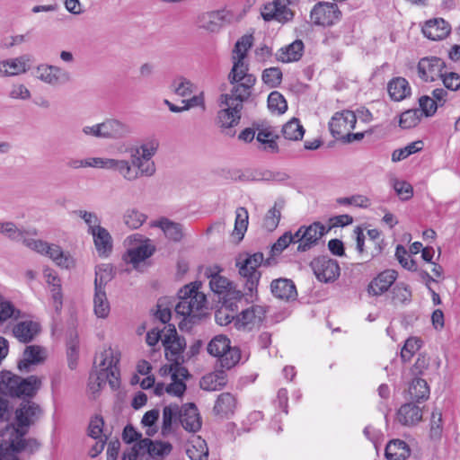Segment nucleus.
I'll use <instances>...</instances> for the list:
<instances>
[{
    "mask_svg": "<svg viewBox=\"0 0 460 460\" xmlns=\"http://www.w3.org/2000/svg\"><path fill=\"white\" fill-rule=\"evenodd\" d=\"M31 398H22V402L14 412V422L0 433V456H18L22 452L32 455L40 449V443L36 438H25L30 427L42 413L40 405L31 401Z\"/></svg>",
    "mask_w": 460,
    "mask_h": 460,
    "instance_id": "nucleus-1",
    "label": "nucleus"
},
{
    "mask_svg": "<svg viewBox=\"0 0 460 460\" xmlns=\"http://www.w3.org/2000/svg\"><path fill=\"white\" fill-rule=\"evenodd\" d=\"M291 243H293L292 233L287 231L271 245L269 258L264 259V255L261 252L239 255L235 261V267L238 269L239 275L244 280V296L247 301L253 302L258 298V286L261 277L258 268L261 265H275L277 263L275 257L279 255Z\"/></svg>",
    "mask_w": 460,
    "mask_h": 460,
    "instance_id": "nucleus-2",
    "label": "nucleus"
},
{
    "mask_svg": "<svg viewBox=\"0 0 460 460\" xmlns=\"http://www.w3.org/2000/svg\"><path fill=\"white\" fill-rule=\"evenodd\" d=\"M42 385L41 379L37 376L22 377L11 371L3 370L0 373V421L10 418L9 401L4 397L25 398L34 397Z\"/></svg>",
    "mask_w": 460,
    "mask_h": 460,
    "instance_id": "nucleus-3",
    "label": "nucleus"
},
{
    "mask_svg": "<svg viewBox=\"0 0 460 460\" xmlns=\"http://www.w3.org/2000/svg\"><path fill=\"white\" fill-rule=\"evenodd\" d=\"M200 283L194 282L184 286L178 292L179 302L175 305L177 314L182 315L183 320L179 323L181 331H190L202 317V309L205 307L206 296L199 291Z\"/></svg>",
    "mask_w": 460,
    "mask_h": 460,
    "instance_id": "nucleus-4",
    "label": "nucleus"
},
{
    "mask_svg": "<svg viewBox=\"0 0 460 460\" xmlns=\"http://www.w3.org/2000/svg\"><path fill=\"white\" fill-rule=\"evenodd\" d=\"M99 360V371L91 372L88 379V387L93 393L98 392L102 385L109 382L112 390L119 387V353H115L109 347L102 351L97 357Z\"/></svg>",
    "mask_w": 460,
    "mask_h": 460,
    "instance_id": "nucleus-5",
    "label": "nucleus"
},
{
    "mask_svg": "<svg viewBox=\"0 0 460 460\" xmlns=\"http://www.w3.org/2000/svg\"><path fill=\"white\" fill-rule=\"evenodd\" d=\"M232 89L229 93L221 94V100H226L230 104H236L243 108V102L252 96L253 87L257 82L254 75L249 73V66L239 67L238 63L232 66L227 76Z\"/></svg>",
    "mask_w": 460,
    "mask_h": 460,
    "instance_id": "nucleus-6",
    "label": "nucleus"
},
{
    "mask_svg": "<svg viewBox=\"0 0 460 460\" xmlns=\"http://www.w3.org/2000/svg\"><path fill=\"white\" fill-rule=\"evenodd\" d=\"M207 351L209 355L218 358L222 368L231 369L241 359V350L238 347L231 346V341L224 334L216 335L208 344Z\"/></svg>",
    "mask_w": 460,
    "mask_h": 460,
    "instance_id": "nucleus-7",
    "label": "nucleus"
},
{
    "mask_svg": "<svg viewBox=\"0 0 460 460\" xmlns=\"http://www.w3.org/2000/svg\"><path fill=\"white\" fill-rule=\"evenodd\" d=\"M220 106L223 108L217 112L216 124L220 128L223 134L232 137L235 135V130L233 128L239 124L243 109L236 104L232 105L230 102L221 99Z\"/></svg>",
    "mask_w": 460,
    "mask_h": 460,
    "instance_id": "nucleus-8",
    "label": "nucleus"
},
{
    "mask_svg": "<svg viewBox=\"0 0 460 460\" xmlns=\"http://www.w3.org/2000/svg\"><path fill=\"white\" fill-rule=\"evenodd\" d=\"M316 279L324 283L334 282L341 274V268L338 261L327 255H321L314 258L310 262Z\"/></svg>",
    "mask_w": 460,
    "mask_h": 460,
    "instance_id": "nucleus-9",
    "label": "nucleus"
},
{
    "mask_svg": "<svg viewBox=\"0 0 460 460\" xmlns=\"http://www.w3.org/2000/svg\"><path fill=\"white\" fill-rule=\"evenodd\" d=\"M341 12L334 3L319 2L310 12V20L316 26H332L341 20Z\"/></svg>",
    "mask_w": 460,
    "mask_h": 460,
    "instance_id": "nucleus-10",
    "label": "nucleus"
},
{
    "mask_svg": "<svg viewBox=\"0 0 460 460\" xmlns=\"http://www.w3.org/2000/svg\"><path fill=\"white\" fill-rule=\"evenodd\" d=\"M35 76L41 82L58 86L69 83L71 74L66 69L49 64H40L35 70Z\"/></svg>",
    "mask_w": 460,
    "mask_h": 460,
    "instance_id": "nucleus-11",
    "label": "nucleus"
},
{
    "mask_svg": "<svg viewBox=\"0 0 460 460\" xmlns=\"http://www.w3.org/2000/svg\"><path fill=\"white\" fill-rule=\"evenodd\" d=\"M232 16L226 9L204 12L197 16L196 24L199 29L216 33L220 31L225 22H230Z\"/></svg>",
    "mask_w": 460,
    "mask_h": 460,
    "instance_id": "nucleus-12",
    "label": "nucleus"
},
{
    "mask_svg": "<svg viewBox=\"0 0 460 460\" xmlns=\"http://www.w3.org/2000/svg\"><path fill=\"white\" fill-rule=\"evenodd\" d=\"M357 123L356 114L349 110L337 111L329 122L330 132L333 137L341 140L348 131L353 129Z\"/></svg>",
    "mask_w": 460,
    "mask_h": 460,
    "instance_id": "nucleus-13",
    "label": "nucleus"
},
{
    "mask_svg": "<svg viewBox=\"0 0 460 460\" xmlns=\"http://www.w3.org/2000/svg\"><path fill=\"white\" fill-rule=\"evenodd\" d=\"M303 234L296 247L298 252H305L314 247L319 240L328 233L331 227H326L321 222H314L309 226H302Z\"/></svg>",
    "mask_w": 460,
    "mask_h": 460,
    "instance_id": "nucleus-14",
    "label": "nucleus"
},
{
    "mask_svg": "<svg viewBox=\"0 0 460 460\" xmlns=\"http://www.w3.org/2000/svg\"><path fill=\"white\" fill-rule=\"evenodd\" d=\"M446 63L438 57L422 58L418 63L419 76L426 82H433L442 75Z\"/></svg>",
    "mask_w": 460,
    "mask_h": 460,
    "instance_id": "nucleus-15",
    "label": "nucleus"
},
{
    "mask_svg": "<svg viewBox=\"0 0 460 460\" xmlns=\"http://www.w3.org/2000/svg\"><path fill=\"white\" fill-rule=\"evenodd\" d=\"M261 16L264 21H278L279 22L285 23L293 19V12L281 1L273 0L272 2L264 4L261 11Z\"/></svg>",
    "mask_w": 460,
    "mask_h": 460,
    "instance_id": "nucleus-16",
    "label": "nucleus"
},
{
    "mask_svg": "<svg viewBox=\"0 0 460 460\" xmlns=\"http://www.w3.org/2000/svg\"><path fill=\"white\" fill-rule=\"evenodd\" d=\"M179 421L189 432L196 433L201 429L202 420L195 403L188 402L180 407Z\"/></svg>",
    "mask_w": 460,
    "mask_h": 460,
    "instance_id": "nucleus-17",
    "label": "nucleus"
},
{
    "mask_svg": "<svg viewBox=\"0 0 460 460\" xmlns=\"http://www.w3.org/2000/svg\"><path fill=\"white\" fill-rule=\"evenodd\" d=\"M422 408L414 402H405L397 410L396 420L402 426L414 427L422 420Z\"/></svg>",
    "mask_w": 460,
    "mask_h": 460,
    "instance_id": "nucleus-18",
    "label": "nucleus"
},
{
    "mask_svg": "<svg viewBox=\"0 0 460 460\" xmlns=\"http://www.w3.org/2000/svg\"><path fill=\"white\" fill-rule=\"evenodd\" d=\"M31 56L25 54L18 58L0 61V76H13L30 69Z\"/></svg>",
    "mask_w": 460,
    "mask_h": 460,
    "instance_id": "nucleus-19",
    "label": "nucleus"
},
{
    "mask_svg": "<svg viewBox=\"0 0 460 460\" xmlns=\"http://www.w3.org/2000/svg\"><path fill=\"white\" fill-rule=\"evenodd\" d=\"M272 295L280 300L294 301L297 297V291L293 280L285 278L274 279L270 283Z\"/></svg>",
    "mask_w": 460,
    "mask_h": 460,
    "instance_id": "nucleus-20",
    "label": "nucleus"
},
{
    "mask_svg": "<svg viewBox=\"0 0 460 460\" xmlns=\"http://www.w3.org/2000/svg\"><path fill=\"white\" fill-rule=\"evenodd\" d=\"M450 31V24L442 18L429 20L422 27V33L431 40H444L449 35Z\"/></svg>",
    "mask_w": 460,
    "mask_h": 460,
    "instance_id": "nucleus-21",
    "label": "nucleus"
},
{
    "mask_svg": "<svg viewBox=\"0 0 460 460\" xmlns=\"http://www.w3.org/2000/svg\"><path fill=\"white\" fill-rule=\"evenodd\" d=\"M397 272L394 270H385L371 280L367 287V292L372 296H380L386 292L394 283Z\"/></svg>",
    "mask_w": 460,
    "mask_h": 460,
    "instance_id": "nucleus-22",
    "label": "nucleus"
},
{
    "mask_svg": "<svg viewBox=\"0 0 460 460\" xmlns=\"http://www.w3.org/2000/svg\"><path fill=\"white\" fill-rule=\"evenodd\" d=\"M104 138L120 139L131 134V127L115 119H108L102 122Z\"/></svg>",
    "mask_w": 460,
    "mask_h": 460,
    "instance_id": "nucleus-23",
    "label": "nucleus"
},
{
    "mask_svg": "<svg viewBox=\"0 0 460 460\" xmlns=\"http://www.w3.org/2000/svg\"><path fill=\"white\" fill-rule=\"evenodd\" d=\"M236 408V399L230 393H222L215 402L213 413L221 419H229Z\"/></svg>",
    "mask_w": 460,
    "mask_h": 460,
    "instance_id": "nucleus-24",
    "label": "nucleus"
},
{
    "mask_svg": "<svg viewBox=\"0 0 460 460\" xmlns=\"http://www.w3.org/2000/svg\"><path fill=\"white\" fill-rule=\"evenodd\" d=\"M91 234L93 237L98 255L104 258L108 257L111 253L113 248L112 237L109 231L102 226L92 229Z\"/></svg>",
    "mask_w": 460,
    "mask_h": 460,
    "instance_id": "nucleus-25",
    "label": "nucleus"
},
{
    "mask_svg": "<svg viewBox=\"0 0 460 460\" xmlns=\"http://www.w3.org/2000/svg\"><path fill=\"white\" fill-rule=\"evenodd\" d=\"M40 332V325L34 321H22L13 328L14 337L22 343H29Z\"/></svg>",
    "mask_w": 460,
    "mask_h": 460,
    "instance_id": "nucleus-26",
    "label": "nucleus"
},
{
    "mask_svg": "<svg viewBox=\"0 0 460 460\" xmlns=\"http://www.w3.org/2000/svg\"><path fill=\"white\" fill-rule=\"evenodd\" d=\"M159 227L164 234L165 237L174 243H179L183 238V226L180 223L173 222L167 217H161L152 225Z\"/></svg>",
    "mask_w": 460,
    "mask_h": 460,
    "instance_id": "nucleus-27",
    "label": "nucleus"
},
{
    "mask_svg": "<svg viewBox=\"0 0 460 460\" xmlns=\"http://www.w3.org/2000/svg\"><path fill=\"white\" fill-rule=\"evenodd\" d=\"M222 269L218 265L206 268L204 275L210 279L209 286L211 290L218 295L225 293L230 286V281L220 275Z\"/></svg>",
    "mask_w": 460,
    "mask_h": 460,
    "instance_id": "nucleus-28",
    "label": "nucleus"
},
{
    "mask_svg": "<svg viewBox=\"0 0 460 460\" xmlns=\"http://www.w3.org/2000/svg\"><path fill=\"white\" fill-rule=\"evenodd\" d=\"M304 43L301 40H296L285 48H281L276 53V59L283 63L298 61L304 52Z\"/></svg>",
    "mask_w": 460,
    "mask_h": 460,
    "instance_id": "nucleus-29",
    "label": "nucleus"
},
{
    "mask_svg": "<svg viewBox=\"0 0 460 460\" xmlns=\"http://www.w3.org/2000/svg\"><path fill=\"white\" fill-rule=\"evenodd\" d=\"M387 92L394 102H400L411 95V86L404 77H394L387 84Z\"/></svg>",
    "mask_w": 460,
    "mask_h": 460,
    "instance_id": "nucleus-30",
    "label": "nucleus"
},
{
    "mask_svg": "<svg viewBox=\"0 0 460 460\" xmlns=\"http://www.w3.org/2000/svg\"><path fill=\"white\" fill-rule=\"evenodd\" d=\"M252 43L253 37L251 34H245L236 41L233 49V66L238 63L239 67L245 68V66H249V65L244 62V58H246L247 51L252 48Z\"/></svg>",
    "mask_w": 460,
    "mask_h": 460,
    "instance_id": "nucleus-31",
    "label": "nucleus"
},
{
    "mask_svg": "<svg viewBox=\"0 0 460 460\" xmlns=\"http://www.w3.org/2000/svg\"><path fill=\"white\" fill-rule=\"evenodd\" d=\"M411 455L409 445L401 439H392L385 447V456L387 460H405Z\"/></svg>",
    "mask_w": 460,
    "mask_h": 460,
    "instance_id": "nucleus-32",
    "label": "nucleus"
},
{
    "mask_svg": "<svg viewBox=\"0 0 460 460\" xmlns=\"http://www.w3.org/2000/svg\"><path fill=\"white\" fill-rule=\"evenodd\" d=\"M408 394L412 402L420 403L429 399L430 389L425 379L414 377L410 383Z\"/></svg>",
    "mask_w": 460,
    "mask_h": 460,
    "instance_id": "nucleus-33",
    "label": "nucleus"
},
{
    "mask_svg": "<svg viewBox=\"0 0 460 460\" xmlns=\"http://www.w3.org/2000/svg\"><path fill=\"white\" fill-rule=\"evenodd\" d=\"M226 376L225 371H217L204 376L199 382V386L206 391L221 390L226 385Z\"/></svg>",
    "mask_w": 460,
    "mask_h": 460,
    "instance_id": "nucleus-34",
    "label": "nucleus"
},
{
    "mask_svg": "<svg viewBox=\"0 0 460 460\" xmlns=\"http://www.w3.org/2000/svg\"><path fill=\"white\" fill-rule=\"evenodd\" d=\"M41 349L40 346H27L23 351V358L18 362L17 367L21 372H29L32 364H38L43 360L40 357Z\"/></svg>",
    "mask_w": 460,
    "mask_h": 460,
    "instance_id": "nucleus-35",
    "label": "nucleus"
},
{
    "mask_svg": "<svg viewBox=\"0 0 460 460\" xmlns=\"http://www.w3.org/2000/svg\"><path fill=\"white\" fill-rule=\"evenodd\" d=\"M180 406L177 403H171L163 409V423L161 433L163 436H167L172 431L173 422L179 420Z\"/></svg>",
    "mask_w": 460,
    "mask_h": 460,
    "instance_id": "nucleus-36",
    "label": "nucleus"
},
{
    "mask_svg": "<svg viewBox=\"0 0 460 460\" xmlns=\"http://www.w3.org/2000/svg\"><path fill=\"white\" fill-rule=\"evenodd\" d=\"M155 251L154 245L150 243H142L139 246L129 249L127 252L125 260L129 261L130 263L137 265L139 262L145 261L146 259L151 257Z\"/></svg>",
    "mask_w": 460,
    "mask_h": 460,
    "instance_id": "nucleus-37",
    "label": "nucleus"
},
{
    "mask_svg": "<svg viewBox=\"0 0 460 460\" xmlns=\"http://www.w3.org/2000/svg\"><path fill=\"white\" fill-rule=\"evenodd\" d=\"M186 454L190 460H208V448L206 441L200 437L196 438L187 447Z\"/></svg>",
    "mask_w": 460,
    "mask_h": 460,
    "instance_id": "nucleus-38",
    "label": "nucleus"
},
{
    "mask_svg": "<svg viewBox=\"0 0 460 460\" xmlns=\"http://www.w3.org/2000/svg\"><path fill=\"white\" fill-rule=\"evenodd\" d=\"M114 278L111 264H101L95 267L94 289L105 290L106 285Z\"/></svg>",
    "mask_w": 460,
    "mask_h": 460,
    "instance_id": "nucleus-39",
    "label": "nucleus"
},
{
    "mask_svg": "<svg viewBox=\"0 0 460 460\" xmlns=\"http://www.w3.org/2000/svg\"><path fill=\"white\" fill-rule=\"evenodd\" d=\"M22 317V311L0 294V326L10 319L18 320Z\"/></svg>",
    "mask_w": 460,
    "mask_h": 460,
    "instance_id": "nucleus-40",
    "label": "nucleus"
},
{
    "mask_svg": "<svg viewBox=\"0 0 460 460\" xmlns=\"http://www.w3.org/2000/svg\"><path fill=\"white\" fill-rule=\"evenodd\" d=\"M110 303L108 301L106 291L102 289H94L93 310L99 318H106L110 313Z\"/></svg>",
    "mask_w": 460,
    "mask_h": 460,
    "instance_id": "nucleus-41",
    "label": "nucleus"
},
{
    "mask_svg": "<svg viewBox=\"0 0 460 460\" xmlns=\"http://www.w3.org/2000/svg\"><path fill=\"white\" fill-rule=\"evenodd\" d=\"M266 314V308L262 305H252L241 313V322L243 325L261 323Z\"/></svg>",
    "mask_w": 460,
    "mask_h": 460,
    "instance_id": "nucleus-42",
    "label": "nucleus"
},
{
    "mask_svg": "<svg viewBox=\"0 0 460 460\" xmlns=\"http://www.w3.org/2000/svg\"><path fill=\"white\" fill-rule=\"evenodd\" d=\"M282 134L286 139L297 141L303 138L305 129L299 119L293 118L283 126Z\"/></svg>",
    "mask_w": 460,
    "mask_h": 460,
    "instance_id": "nucleus-43",
    "label": "nucleus"
},
{
    "mask_svg": "<svg viewBox=\"0 0 460 460\" xmlns=\"http://www.w3.org/2000/svg\"><path fill=\"white\" fill-rule=\"evenodd\" d=\"M235 223L232 235L240 242L244 236L248 226V211L245 208L240 207L235 211Z\"/></svg>",
    "mask_w": 460,
    "mask_h": 460,
    "instance_id": "nucleus-44",
    "label": "nucleus"
},
{
    "mask_svg": "<svg viewBox=\"0 0 460 460\" xmlns=\"http://www.w3.org/2000/svg\"><path fill=\"white\" fill-rule=\"evenodd\" d=\"M165 349V357L167 360L177 363L179 358L186 347L184 338H177L171 341L169 344H164Z\"/></svg>",
    "mask_w": 460,
    "mask_h": 460,
    "instance_id": "nucleus-45",
    "label": "nucleus"
},
{
    "mask_svg": "<svg viewBox=\"0 0 460 460\" xmlns=\"http://www.w3.org/2000/svg\"><path fill=\"white\" fill-rule=\"evenodd\" d=\"M112 170L117 171L125 180L132 181L139 178V172L132 169L127 160L113 159Z\"/></svg>",
    "mask_w": 460,
    "mask_h": 460,
    "instance_id": "nucleus-46",
    "label": "nucleus"
},
{
    "mask_svg": "<svg viewBox=\"0 0 460 460\" xmlns=\"http://www.w3.org/2000/svg\"><path fill=\"white\" fill-rule=\"evenodd\" d=\"M392 301L394 304H409L411 301V290L402 282L396 283L392 289Z\"/></svg>",
    "mask_w": 460,
    "mask_h": 460,
    "instance_id": "nucleus-47",
    "label": "nucleus"
},
{
    "mask_svg": "<svg viewBox=\"0 0 460 460\" xmlns=\"http://www.w3.org/2000/svg\"><path fill=\"white\" fill-rule=\"evenodd\" d=\"M423 341L418 337L408 338L401 350V358L403 362H409L413 355L421 348Z\"/></svg>",
    "mask_w": 460,
    "mask_h": 460,
    "instance_id": "nucleus-48",
    "label": "nucleus"
},
{
    "mask_svg": "<svg viewBox=\"0 0 460 460\" xmlns=\"http://www.w3.org/2000/svg\"><path fill=\"white\" fill-rule=\"evenodd\" d=\"M421 116L419 109L405 111L400 115L399 126L403 129L414 128L420 123Z\"/></svg>",
    "mask_w": 460,
    "mask_h": 460,
    "instance_id": "nucleus-49",
    "label": "nucleus"
},
{
    "mask_svg": "<svg viewBox=\"0 0 460 460\" xmlns=\"http://www.w3.org/2000/svg\"><path fill=\"white\" fill-rule=\"evenodd\" d=\"M46 255L52 259L57 265L63 268H69L72 259L66 255L59 245L49 244V249L46 250Z\"/></svg>",
    "mask_w": 460,
    "mask_h": 460,
    "instance_id": "nucleus-50",
    "label": "nucleus"
},
{
    "mask_svg": "<svg viewBox=\"0 0 460 460\" xmlns=\"http://www.w3.org/2000/svg\"><path fill=\"white\" fill-rule=\"evenodd\" d=\"M423 148V143L420 140L410 143L403 148L395 149L392 154V161L399 162L406 159L411 155H413Z\"/></svg>",
    "mask_w": 460,
    "mask_h": 460,
    "instance_id": "nucleus-51",
    "label": "nucleus"
},
{
    "mask_svg": "<svg viewBox=\"0 0 460 460\" xmlns=\"http://www.w3.org/2000/svg\"><path fill=\"white\" fill-rule=\"evenodd\" d=\"M282 76L279 67H270L262 71L261 80L269 87L276 88L281 84Z\"/></svg>",
    "mask_w": 460,
    "mask_h": 460,
    "instance_id": "nucleus-52",
    "label": "nucleus"
},
{
    "mask_svg": "<svg viewBox=\"0 0 460 460\" xmlns=\"http://www.w3.org/2000/svg\"><path fill=\"white\" fill-rule=\"evenodd\" d=\"M268 107L272 112L277 111L278 114H283L288 110V103L280 93L274 91L268 96Z\"/></svg>",
    "mask_w": 460,
    "mask_h": 460,
    "instance_id": "nucleus-53",
    "label": "nucleus"
},
{
    "mask_svg": "<svg viewBox=\"0 0 460 460\" xmlns=\"http://www.w3.org/2000/svg\"><path fill=\"white\" fill-rule=\"evenodd\" d=\"M123 219L129 228L137 229L145 223L146 216L136 208H131L125 212Z\"/></svg>",
    "mask_w": 460,
    "mask_h": 460,
    "instance_id": "nucleus-54",
    "label": "nucleus"
},
{
    "mask_svg": "<svg viewBox=\"0 0 460 460\" xmlns=\"http://www.w3.org/2000/svg\"><path fill=\"white\" fill-rule=\"evenodd\" d=\"M277 206L278 203L276 202L275 206L267 212L263 220L264 228L270 232L274 231L278 227L281 217L280 209L282 208V206L279 208H277Z\"/></svg>",
    "mask_w": 460,
    "mask_h": 460,
    "instance_id": "nucleus-55",
    "label": "nucleus"
},
{
    "mask_svg": "<svg viewBox=\"0 0 460 460\" xmlns=\"http://www.w3.org/2000/svg\"><path fill=\"white\" fill-rule=\"evenodd\" d=\"M172 87L174 93L181 97L189 96L193 92V84L183 76L174 79L172 83Z\"/></svg>",
    "mask_w": 460,
    "mask_h": 460,
    "instance_id": "nucleus-56",
    "label": "nucleus"
},
{
    "mask_svg": "<svg viewBox=\"0 0 460 460\" xmlns=\"http://www.w3.org/2000/svg\"><path fill=\"white\" fill-rule=\"evenodd\" d=\"M430 358L426 353H420L415 363L411 368V372L415 377H420L428 370Z\"/></svg>",
    "mask_w": 460,
    "mask_h": 460,
    "instance_id": "nucleus-57",
    "label": "nucleus"
},
{
    "mask_svg": "<svg viewBox=\"0 0 460 460\" xmlns=\"http://www.w3.org/2000/svg\"><path fill=\"white\" fill-rule=\"evenodd\" d=\"M393 186L394 191L402 201L409 200L413 196L412 186L405 181H399L395 179Z\"/></svg>",
    "mask_w": 460,
    "mask_h": 460,
    "instance_id": "nucleus-58",
    "label": "nucleus"
},
{
    "mask_svg": "<svg viewBox=\"0 0 460 460\" xmlns=\"http://www.w3.org/2000/svg\"><path fill=\"white\" fill-rule=\"evenodd\" d=\"M1 234L6 235L13 241H22L24 237L25 232L19 229L13 222H4L3 228L0 231Z\"/></svg>",
    "mask_w": 460,
    "mask_h": 460,
    "instance_id": "nucleus-59",
    "label": "nucleus"
},
{
    "mask_svg": "<svg viewBox=\"0 0 460 460\" xmlns=\"http://www.w3.org/2000/svg\"><path fill=\"white\" fill-rule=\"evenodd\" d=\"M429 426L430 438L432 439H439L443 430L442 413L440 411H432Z\"/></svg>",
    "mask_w": 460,
    "mask_h": 460,
    "instance_id": "nucleus-60",
    "label": "nucleus"
},
{
    "mask_svg": "<svg viewBox=\"0 0 460 460\" xmlns=\"http://www.w3.org/2000/svg\"><path fill=\"white\" fill-rule=\"evenodd\" d=\"M407 251L406 249L402 245L398 244L395 251V256L399 261V263L406 270L411 271H416L417 270V263L414 260L409 259L406 257Z\"/></svg>",
    "mask_w": 460,
    "mask_h": 460,
    "instance_id": "nucleus-61",
    "label": "nucleus"
},
{
    "mask_svg": "<svg viewBox=\"0 0 460 460\" xmlns=\"http://www.w3.org/2000/svg\"><path fill=\"white\" fill-rule=\"evenodd\" d=\"M420 112L426 117L433 116L438 110V102L428 95L421 96L419 99Z\"/></svg>",
    "mask_w": 460,
    "mask_h": 460,
    "instance_id": "nucleus-62",
    "label": "nucleus"
},
{
    "mask_svg": "<svg viewBox=\"0 0 460 460\" xmlns=\"http://www.w3.org/2000/svg\"><path fill=\"white\" fill-rule=\"evenodd\" d=\"M340 205H353L359 208H367L369 199L364 195H353L351 197H344L337 199Z\"/></svg>",
    "mask_w": 460,
    "mask_h": 460,
    "instance_id": "nucleus-63",
    "label": "nucleus"
},
{
    "mask_svg": "<svg viewBox=\"0 0 460 460\" xmlns=\"http://www.w3.org/2000/svg\"><path fill=\"white\" fill-rule=\"evenodd\" d=\"M444 86L450 91H457L460 88V75L455 72H445L440 76Z\"/></svg>",
    "mask_w": 460,
    "mask_h": 460,
    "instance_id": "nucleus-64",
    "label": "nucleus"
}]
</instances>
